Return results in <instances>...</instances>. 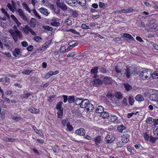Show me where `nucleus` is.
I'll return each instance as SVG.
<instances>
[{"instance_id": "62", "label": "nucleus", "mask_w": 158, "mask_h": 158, "mask_svg": "<svg viewBox=\"0 0 158 158\" xmlns=\"http://www.w3.org/2000/svg\"><path fill=\"white\" fill-rule=\"evenodd\" d=\"M21 44L23 47H26L28 46V44L26 41H23L21 43Z\"/></svg>"}, {"instance_id": "45", "label": "nucleus", "mask_w": 158, "mask_h": 158, "mask_svg": "<svg viewBox=\"0 0 158 158\" xmlns=\"http://www.w3.org/2000/svg\"><path fill=\"white\" fill-rule=\"evenodd\" d=\"M33 39L37 42H40L41 40H42V38L39 36H35L34 37Z\"/></svg>"}, {"instance_id": "3", "label": "nucleus", "mask_w": 158, "mask_h": 158, "mask_svg": "<svg viewBox=\"0 0 158 158\" xmlns=\"http://www.w3.org/2000/svg\"><path fill=\"white\" fill-rule=\"evenodd\" d=\"M152 74V73L150 69L143 70L140 73V77L143 80L148 79Z\"/></svg>"}, {"instance_id": "34", "label": "nucleus", "mask_w": 158, "mask_h": 158, "mask_svg": "<svg viewBox=\"0 0 158 158\" xmlns=\"http://www.w3.org/2000/svg\"><path fill=\"white\" fill-rule=\"evenodd\" d=\"M128 100L129 104L131 106H132L134 104V100L133 97L130 96L128 97Z\"/></svg>"}, {"instance_id": "6", "label": "nucleus", "mask_w": 158, "mask_h": 158, "mask_svg": "<svg viewBox=\"0 0 158 158\" xmlns=\"http://www.w3.org/2000/svg\"><path fill=\"white\" fill-rule=\"evenodd\" d=\"M108 119L110 121L113 122L114 123L118 124L120 123V121L118 119V117L115 115H111V116H109Z\"/></svg>"}, {"instance_id": "31", "label": "nucleus", "mask_w": 158, "mask_h": 158, "mask_svg": "<svg viewBox=\"0 0 158 158\" xmlns=\"http://www.w3.org/2000/svg\"><path fill=\"white\" fill-rule=\"evenodd\" d=\"M135 100L138 101H142L144 100V98L141 94H138L135 97Z\"/></svg>"}, {"instance_id": "18", "label": "nucleus", "mask_w": 158, "mask_h": 158, "mask_svg": "<svg viewBox=\"0 0 158 158\" xmlns=\"http://www.w3.org/2000/svg\"><path fill=\"white\" fill-rule=\"evenodd\" d=\"M126 129V127L123 124L118 125L117 127L118 131L120 133H123L124 131Z\"/></svg>"}, {"instance_id": "49", "label": "nucleus", "mask_w": 158, "mask_h": 158, "mask_svg": "<svg viewBox=\"0 0 158 158\" xmlns=\"http://www.w3.org/2000/svg\"><path fill=\"white\" fill-rule=\"evenodd\" d=\"M76 54V52H70L69 53L68 55H67V57H73Z\"/></svg>"}, {"instance_id": "27", "label": "nucleus", "mask_w": 158, "mask_h": 158, "mask_svg": "<svg viewBox=\"0 0 158 158\" xmlns=\"http://www.w3.org/2000/svg\"><path fill=\"white\" fill-rule=\"evenodd\" d=\"M134 10L132 8H129L127 9H126V10H122L120 11V12L121 13H127L132 12Z\"/></svg>"}, {"instance_id": "63", "label": "nucleus", "mask_w": 158, "mask_h": 158, "mask_svg": "<svg viewBox=\"0 0 158 158\" xmlns=\"http://www.w3.org/2000/svg\"><path fill=\"white\" fill-rule=\"evenodd\" d=\"M74 42V41H72L71 42H70L69 44L71 47L72 48L74 47L75 46V43H73V42Z\"/></svg>"}, {"instance_id": "4", "label": "nucleus", "mask_w": 158, "mask_h": 158, "mask_svg": "<svg viewBox=\"0 0 158 158\" xmlns=\"http://www.w3.org/2000/svg\"><path fill=\"white\" fill-rule=\"evenodd\" d=\"M8 32L10 33L12 36H15L17 37H18L19 39L23 37L21 32L18 29H15L14 31L12 29H10L8 30Z\"/></svg>"}, {"instance_id": "13", "label": "nucleus", "mask_w": 158, "mask_h": 158, "mask_svg": "<svg viewBox=\"0 0 158 158\" xmlns=\"http://www.w3.org/2000/svg\"><path fill=\"white\" fill-rule=\"evenodd\" d=\"M149 99L151 101H158V94H152L150 95Z\"/></svg>"}, {"instance_id": "16", "label": "nucleus", "mask_w": 158, "mask_h": 158, "mask_svg": "<svg viewBox=\"0 0 158 158\" xmlns=\"http://www.w3.org/2000/svg\"><path fill=\"white\" fill-rule=\"evenodd\" d=\"M83 98H76L75 100V104L77 105H79L80 106L81 105Z\"/></svg>"}, {"instance_id": "46", "label": "nucleus", "mask_w": 158, "mask_h": 158, "mask_svg": "<svg viewBox=\"0 0 158 158\" xmlns=\"http://www.w3.org/2000/svg\"><path fill=\"white\" fill-rule=\"evenodd\" d=\"M32 12L36 17L38 18L39 19H41V17L39 15L35 9L33 10Z\"/></svg>"}, {"instance_id": "15", "label": "nucleus", "mask_w": 158, "mask_h": 158, "mask_svg": "<svg viewBox=\"0 0 158 158\" xmlns=\"http://www.w3.org/2000/svg\"><path fill=\"white\" fill-rule=\"evenodd\" d=\"M111 78L110 77L107 76L105 77L102 81L103 83H104V84H110L111 82Z\"/></svg>"}, {"instance_id": "59", "label": "nucleus", "mask_w": 158, "mask_h": 158, "mask_svg": "<svg viewBox=\"0 0 158 158\" xmlns=\"http://www.w3.org/2000/svg\"><path fill=\"white\" fill-rule=\"evenodd\" d=\"M144 137L146 140H148L150 138L149 136L148 135L147 133H145L144 134Z\"/></svg>"}, {"instance_id": "5", "label": "nucleus", "mask_w": 158, "mask_h": 158, "mask_svg": "<svg viewBox=\"0 0 158 158\" xmlns=\"http://www.w3.org/2000/svg\"><path fill=\"white\" fill-rule=\"evenodd\" d=\"M92 83L94 86L98 87L102 85L103 81L99 78H96L92 81Z\"/></svg>"}, {"instance_id": "51", "label": "nucleus", "mask_w": 158, "mask_h": 158, "mask_svg": "<svg viewBox=\"0 0 158 158\" xmlns=\"http://www.w3.org/2000/svg\"><path fill=\"white\" fill-rule=\"evenodd\" d=\"M156 138H155L152 137V136H151L150 138L149 141L152 143H154L156 142Z\"/></svg>"}, {"instance_id": "22", "label": "nucleus", "mask_w": 158, "mask_h": 158, "mask_svg": "<svg viewBox=\"0 0 158 158\" xmlns=\"http://www.w3.org/2000/svg\"><path fill=\"white\" fill-rule=\"evenodd\" d=\"M28 110L31 113L34 114H37L39 113V110L33 107H31L28 109Z\"/></svg>"}, {"instance_id": "35", "label": "nucleus", "mask_w": 158, "mask_h": 158, "mask_svg": "<svg viewBox=\"0 0 158 158\" xmlns=\"http://www.w3.org/2000/svg\"><path fill=\"white\" fill-rule=\"evenodd\" d=\"M136 23L137 25L140 27L144 28L145 27V24L143 21H139L138 20H137L136 21Z\"/></svg>"}, {"instance_id": "8", "label": "nucleus", "mask_w": 158, "mask_h": 158, "mask_svg": "<svg viewBox=\"0 0 158 158\" xmlns=\"http://www.w3.org/2000/svg\"><path fill=\"white\" fill-rule=\"evenodd\" d=\"M86 132L85 130L82 128L77 129L75 132V133L77 135L83 136L85 135Z\"/></svg>"}, {"instance_id": "42", "label": "nucleus", "mask_w": 158, "mask_h": 158, "mask_svg": "<svg viewBox=\"0 0 158 158\" xmlns=\"http://www.w3.org/2000/svg\"><path fill=\"white\" fill-rule=\"evenodd\" d=\"M67 31L71 32L72 33H73L74 34H77V35H80V33L79 32L77 31L76 30H75V29H69V30H67Z\"/></svg>"}, {"instance_id": "48", "label": "nucleus", "mask_w": 158, "mask_h": 158, "mask_svg": "<svg viewBox=\"0 0 158 158\" xmlns=\"http://www.w3.org/2000/svg\"><path fill=\"white\" fill-rule=\"evenodd\" d=\"M122 105L123 106H126L127 105V99L126 98H124L123 101L122 102Z\"/></svg>"}, {"instance_id": "14", "label": "nucleus", "mask_w": 158, "mask_h": 158, "mask_svg": "<svg viewBox=\"0 0 158 158\" xmlns=\"http://www.w3.org/2000/svg\"><path fill=\"white\" fill-rule=\"evenodd\" d=\"M150 27L149 30L150 31L155 32L158 29V24L154 23Z\"/></svg>"}, {"instance_id": "47", "label": "nucleus", "mask_w": 158, "mask_h": 158, "mask_svg": "<svg viewBox=\"0 0 158 158\" xmlns=\"http://www.w3.org/2000/svg\"><path fill=\"white\" fill-rule=\"evenodd\" d=\"M60 52L62 54H64L66 52V47L63 46L60 47Z\"/></svg>"}, {"instance_id": "52", "label": "nucleus", "mask_w": 158, "mask_h": 158, "mask_svg": "<svg viewBox=\"0 0 158 158\" xmlns=\"http://www.w3.org/2000/svg\"><path fill=\"white\" fill-rule=\"evenodd\" d=\"M50 24L52 26L55 27H57L59 26L60 24V23L59 22H52Z\"/></svg>"}, {"instance_id": "21", "label": "nucleus", "mask_w": 158, "mask_h": 158, "mask_svg": "<svg viewBox=\"0 0 158 158\" xmlns=\"http://www.w3.org/2000/svg\"><path fill=\"white\" fill-rule=\"evenodd\" d=\"M114 95V96L118 99H121L123 98V94L121 92H116Z\"/></svg>"}, {"instance_id": "61", "label": "nucleus", "mask_w": 158, "mask_h": 158, "mask_svg": "<svg viewBox=\"0 0 158 158\" xmlns=\"http://www.w3.org/2000/svg\"><path fill=\"white\" fill-rule=\"evenodd\" d=\"M65 23L68 25H71L72 24V22L71 20L67 19L65 21Z\"/></svg>"}, {"instance_id": "39", "label": "nucleus", "mask_w": 158, "mask_h": 158, "mask_svg": "<svg viewBox=\"0 0 158 158\" xmlns=\"http://www.w3.org/2000/svg\"><path fill=\"white\" fill-rule=\"evenodd\" d=\"M123 36L126 38H128L129 39L133 40H134V38L133 37L127 33H124L123 34Z\"/></svg>"}, {"instance_id": "1", "label": "nucleus", "mask_w": 158, "mask_h": 158, "mask_svg": "<svg viewBox=\"0 0 158 158\" xmlns=\"http://www.w3.org/2000/svg\"><path fill=\"white\" fill-rule=\"evenodd\" d=\"M114 69L117 73L125 74L127 78H129L132 74L134 75L139 73V71L137 68L131 66H127L126 69H123L122 71L118 68L117 66L115 67Z\"/></svg>"}, {"instance_id": "9", "label": "nucleus", "mask_w": 158, "mask_h": 158, "mask_svg": "<svg viewBox=\"0 0 158 158\" xmlns=\"http://www.w3.org/2000/svg\"><path fill=\"white\" fill-rule=\"evenodd\" d=\"M17 12L18 13L20 17L22 18L23 20L26 21H27V18L26 17L23 12L21 9L20 8L18 9L17 10Z\"/></svg>"}, {"instance_id": "33", "label": "nucleus", "mask_w": 158, "mask_h": 158, "mask_svg": "<svg viewBox=\"0 0 158 158\" xmlns=\"http://www.w3.org/2000/svg\"><path fill=\"white\" fill-rule=\"evenodd\" d=\"M75 96L73 95L69 96L68 97V102L69 103H72L75 101Z\"/></svg>"}, {"instance_id": "41", "label": "nucleus", "mask_w": 158, "mask_h": 158, "mask_svg": "<svg viewBox=\"0 0 158 158\" xmlns=\"http://www.w3.org/2000/svg\"><path fill=\"white\" fill-rule=\"evenodd\" d=\"M57 114L58 115V118H61L63 115V110H59L57 112Z\"/></svg>"}, {"instance_id": "7", "label": "nucleus", "mask_w": 158, "mask_h": 158, "mask_svg": "<svg viewBox=\"0 0 158 158\" xmlns=\"http://www.w3.org/2000/svg\"><path fill=\"white\" fill-rule=\"evenodd\" d=\"M27 23L30 25L31 27L34 28L35 27L37 23H38V22H36V20L34 18H31L30 21L27 20Z\"/></svg>"}, {"instance_id": "32", "label": "nucleus", "mask_w": 158, "mask_h": 158, "mask_svg": "<svg viewBox=\"0 0 158 158\" xmlns=\"http://www.w3.org/2000/svg\"><path fill=\"white\" fill-rule=\"evenodd\" d=\"M124 85L126 90L127 91L131 90L132 89L131 85H129L127 83H124Z\"/></svg>"}, {"instance_id": "24", "label": "nucleus", "mask_w": 158, "mask_h": 158, "mask_svg": "<svg viewBox=\"0 0 158 158\" xmlns=\"http://www.w3.org/2000/svg\"><path fill=\"white\" fill-rule=\"evenodd\" d=\"M100 116L103 118H109V114L108 112L106 111H103L100 114Z\"/></svg>"}, {"instance_id": "64", "label": "nucleus", "mask_w": 158, "mask_h": 158, "mask_svg": "<svg viewBox=\"0 0 158 158\" xmlns=\"http://www.w3.org/2000/svg\"><path fill=\"white\" fill-rule=\"evenodd\" d=\"M106 96L108 98H113L114 96V95L111 93H108Z\"/></svg>"}, {"instance_id": "28", "label": "nucleus", "mask_w": 158, "mask_h": 158, "mask_svg": "<svg viewBox=\"0 0 158 158\" xmlns=\"http://www.w3.org/2000/svg\"><path fill=\"white\" fill-rule=\"evenodd\" d=\"M10 17L18 26L21 25V23L19 22L17 19L13 15H11Z\"/></svg>"}, {"instance_id": "36", "label": "nucleus", "mask_w": 158, "mask_h": 158, "mask_svg": "<svg viewBox=\"0 0 158 158\" xmlns=\"http://www.w3.org/2000/svg\"><path fill=\"white\" fill-rule=\"evenodd\" d=\"M66 127L68 131H71L73 130V127L70 124L69 122H68L66 124Z\"/></svg>"}, {"instance_id": "10", "label": "nucleus", "mask_w": 158, "mask_h": 158, "mask_svg": "<svg viewBox=\"0 0 158 158\" xmlns=\"http://www.w3.org/2000/svg\"><path fill=\"white\" fill-rule=\"evenodd\" d=\"M22 53V50L21 49L15 48L13 51V55L15 57H17L19 55H21Z\"/></svg>"}, {"instance_id": "19", "label": "nucleus", "mask_w": 158, "mask_h": 158, "mask_svg": "<svg viewBox=\"0 0 158 158\" xmlns=\"http://www.w3.org/2000/svg\"><path fill=\"white\" fill-rule=\"evenodd\" d=\"M66 2L70 6H74L77 2V0H65Z\"/></svg>"}, {"instance_id": "29", "label": "nucleus", "mask_w": 158, "mask_h": 158, "mask_svg": "<svg viewBox=\"0 0 158 158\" xmlns=\"http://www.w3.org/2000/svg\"><path fill=\"white\" fill-rule=\"evenodd\" d=\"M104 111V108L102 106H99L96 110V112L101 114Z\"/></svg>"}, {"instance_id": "50", "label": "nucleus", "mask_w": 158, "mask_h": 158, "mask_svg": "<svg viewBox=\"0 0 158 158\" xmlns=\"http://www.w3.org/2000/svg\"><path fill=\"white\" fill-rule=\"evenodd\" d=\"M55 97L56 95L54 94L52 95H51L49 97L48 100L50 102H52L53 100V98H54Z\"/></svg>"}, {"instance_id": "44", "label": "nucleus", "mask_w": 158, "mask_h": 158, "mask_svg": "<svg viewBox=\"0 0 158 158\" xmlns=\"http://www.w3.org/2000/svg\"><path fill=\"white\" fill-rule=\"evenodd\" d=\"M71 12V15L72 17L74 18H76L77 17L78 15L76 10H72Z\"/></svg>"}, {"instance_id": "2", "label": "nucleus", "mask_w": 158, "mask_h": 158, "mask_svg": "<svg viewBox=\"0 0 158 158\" xmlns=\"http://www.w3.org/2000/svg\"><path fill=\"white\" fill-rule=\"evenodd\" d=\"M80 107L82 108H86V110L89 112L92 111L94 109L93 104L90 103L88 99L84 98L80 106Z\"/></svg>"}, {"instance_id": "25", "label": "nucleus", "mask_w": 158, "mask_h": 158, "mask_svg": "<svg viewBox=\"0 0 158 158\" xmlns=\"http://www.w3.org/2000/svg\"><path fill=\"white\" fill-rule=\"evenodd\" d=\"M39 10L42 14L46 15H48L49 13L48 12L47 9L41 7L39 9Z\"/></svg>"}, {"instance_id": "58", "label": "nucleus", "mask_w": 158, "mask_h": 158, "mask_svg": "<svg viewBox=\"0 0 158 158\" xmlns=\"http://www.w3.org/2000/svg\"><path fill=\"white\" fill-rule=\"evenodd\" d=\"M7 6L10 11L13 12V8L10 4L8 3L7 5Z\"/></svg>"}, {"instance_id": "11", "label": "nucleus", "mask_w": 158, "mask_h": 158, "mask_svg": "<svg viewBox=\"0 0 158 158\" xmlns=\"http://www.w3.org/2000/svg\"><path fill=\"white\" fill-rule=\"evenodd\" d=\"M57 5L63 11H66L67 9V6L63 2H57Z\"/></svg>"}, {"instance_id": "40", "label": "nucleus", "mask_w": 158, "mask_h": 158, "mask_svg": "<svg viewBox=\"0 0 158 158\" xmlns=\"http://www.w3.org/2000/svg\"><path fill=\"white\" fill-rule=\"evenodd\" d=\"M105 142L106 143H111L112 142L110 138V135H108L105 138Z\"/></svg>"}, {"instance_id": "55", "label": "nucleus", "mask_w": 158, "mask_h": 158, "mask_svg": "<svg viewBox=\"0 0 158 158\" xmlns=\"http://www.w3.org/2000/svg\"><path fill=\"white\" fill-rule=\"evenodd\" d=\"M63 98V102L64 103L67 102V101H68V98L67 95H63L62 96Z\"/></svg>"}, {"instance_id": "20", "label": "nucleus", "mask_w": 158, "mask_h": 158, "mask_svg": "<svg viewBox=\"0 0 158 158\" xmlns=\"http://www.w3.org/2000/svg\"><path fill=\"white\" fill-rule=\"evenodd\" d=\"M31 28H30L27 25H26L25 27L23 28V32L26 35H28L29 32L30 31Z\"/></svg>"}, {"instance_id": "43", "label": "nucleus", "mask_w": 158, "mask_h": 158, "mask_svg": "<svg viewBox=\"0 0 158 158\" xmlns=\"http://www.w3.org/2000/svg\"><path fill=\"white\" fill-rule=\"evenodd\" d=\"M152 78L153 79L158 78V71H156L155 72L151 75Z\"/></svg>"}, {"instance_id": "53", "label": "nucleus", "mask_w": 158, "mask_h": 158, "mask_svg": "<svg viewBox=\"0 0 158 158\" xmlns=\"http://www.w3.org/2000/svg\"><path fill=\"white\" fill-rule=\"evenodd\" d=\"M32 70H25L23 71L22 73L23 74H25L27 75H29L32 72Z\"/></svg>"}, {"instance_id": "57", "label": "nucleus", "mask_w": 158, "mask_h": 158, "mask_svg": "<svg viewBox=\"0 0 158 158\" xmlns=\"http://www.w3.org/2000/svg\"><path fill=\"white\" fill-rule=\"evenodd\" d=\"M81 27L83 29L86 30L89 29V27L85 24H82L81 25Z\"/></svg>"}, {"instance_id": "38", "label": "nucleus", "mask_w": 158, "mask_h": 158, "mask_svg": "<svg viewBox=\"0 0 158 158\" xmlns=\"http://www.w3.org/2000/svg\"><path fill=\"white\" fill-rule=\"evenodd\" d=\"M42 28L47 31H52L53 30V28L51 27H50L48 26L44 25L42 26Z\"/></svg>"}, {"instance_id": "30", "label": "nucleus", "mask_w": 158, "mask_h": 158, "mask_svg": "<svg viewBox=\"0 0 158 158\" xmlns=\"http://www.w3.org/2000/svg\"><path fill=\"white\" fill-rule=\"evenodd\" d=\"M101 142V137L100 136H98L96 137V139H95V144L98 146L99 147V144Z\"/></svg>"}, {"instance_id": "60", "label": "nucleus", "mask_w": 158, "mask_h": 158, "mask_svg": "<svg viewBox=\"0 0 158 158\" xmlns=\"http://www.w3.org/2000/svg\"><path fill=\"white\" fill-rule=\"evenodd\" d=\"M33 49V46L31 45H29L28 46V47L27 48V50L28 51L31 52L32 51Z\"/></svg>"}, {"instance_id": "12", "label": "nucleus", "mask_w": 158, "mask_h": 158, "mask_svg": "<svg viewBox=\"0 0 158 158\" xmlns=\"http://www.w3.org/2000/svg\"><path fill=\"white\" fill-rule=\"evenodd\" d=\"M129 135L128 134H125L122 136V141L123 143H126L129 141Z\"/></svg>"}, {"instance_id": "17", "label": "nucleus", "mask_w": 158, "mask_h": 158, "mask_svg": "<svg viewBox=\"0 0 158 158\" xmlns=\"http://www.w3.org/2000/svg\"><path fill=\"white\" fill-rule=\"evenodd\" d=\"M99 71L102 73H107V70L106 68L105 65H102L98 67Z\"/></svg>"}, {"instance_id": "54", "label": "nucleus", "mask_w": 158, "mask_h": 158, "mask_svg": "<svg viewBox=\"0 0 158 158\" xmlns=\"http://www.w3.org/2000/svg\"><path fill=\"white\" fill-rule=\"evenodd\" d=\"M83 1L84 2H81L80 1H79L77 0V2L78 3L79 5H80L81 6H84L85 5V0H83Z\"/></svg>"}, {"instance_id": "26", "label": "nucleus", "mask_w": 158, "mask_h": 158, "mask_svg": "<svg viewBox=\"0 0 158 158\" xmlns=\"http://www.w3.org/2000/svg\"><path fill=\"white\" fill-rule=\"evenodd\" d=\"M98 68L99 67L98 66H95L93 67L92 69L91 70V73L92 74H97L98 72Z\"/></svg>"}, {"instance_id": "23", "label": "nucleus", "mask_w": 158, "mask_h": 158, "mask_svg": "<svg viewBox=\"0 0 158 158\" xmlns=\"http://www.w3.org/2000/svg\"><path fill=\"white\" fill-rule=\"evenodd\" d=\"M63 103L61 101L58 102L56 105V109L58 110H63V108L62 107Z\"/></svg>"}, {"instance_id": "37", "label": "nucleus", "mask_w": 158, "mask_h": 158, "mask_svg": "<svg viewBox=\"0 0 158 158\" xmlns=\"http://www.w3.org/2000/svg\"><path fill=\"white\" fill-rule=\"evenodd\" d=\"M154 121V119L152 117H150L147 118L146 120V122L147 123L149 124H152Z\"/></svg>"}, {"instance_id": "56", "label": "nucleus", "mask_w": 158, "mask_h": 158, "mask_svg": "<svg viewBox=\"0 0 158 158\" xmlns=\"http://www.w3.org/2000/svg\"><path fill=\"white\" fill-rule=\"evenodd\" d=\"M153 133L155 135H158V126L155 127L154 129Z\"/></svg>"}]
</instances>
